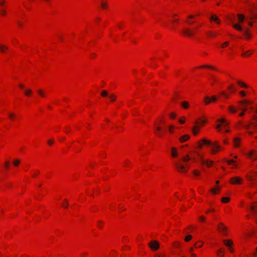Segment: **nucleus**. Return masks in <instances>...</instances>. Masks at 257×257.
Here are the masks:
<instances>
[{
    "instance_id": "obj_1",
    "label": "nucleus",
    "mask_w": 257,
    "mask_h": 257,
    "mask_svg": "<svg viewBox=\"0 0 257 257\" xmlns=\"http://www.w3.org/2000/svg\"><path fill=\"white\" fill-rule=\"evenodd\" d=\"M166 117L165 115L159 116L154 122V134L159 138H162L165 131L164 126L166 124Z\"/></svg>"
},
{
    "instance_id": "obj_2",
    "label": "nucleus",
    "mask_w": 257,
    "mask_h": 257,
    "mask_svg": "<svg viewBox=\"0 0 257 257\" xmlns=\"http://www.w3.org/2000/svg\"><path fill=\"white\" fill-rule=\"evenodd\" d=\"M207 123V118L205 116H202L196 119L192 128V133L193 136H196L200 132L201 128Z\"/></svg>"
},
{
    "instance_id": "obj_3",
    "label": "nucleus",
    "mask_w": 257,
    "mask_h": 257,
    "mask_svg": "<svg viewBox=\"0 0 257 257\" xmlns=\"http://www.w3.org/2000/svg\"><path fill=\"white\" fill-rule=\"evenodd\" d=\"M237 23H233L232 26L234 29L239 32H242V23H243L245 17L243 15L238 14L237 15Z\"/></svg>"
},
{
    "instance_id": "obj_4",
    "label": "nucleus",
    "mask_w": 257,
    "mask_h": 257,
    "mask_svg": "<svg viewBox=\"0 0 257 257\" xmlns=\"http://www.w3.org/2000/svg\"><path fill=\"white\" fill-rule=\"evenodd\" d=\"M209 145L211 146L210 152L212 155H215L223 150V148L220 145L218 141H214L213 142L211 141V144Z\"/></svg>"
},
{
    "instance_id": "obj_5",
    "label": "nucleus",
    "mask_w": 257,
    "mask_h": 257,
    "mask_svg": "<svg viewBox=\"0 0 257 257\" xmlns=\"http://www.w3.org/2000/svg\"><path fill=\"white\" fill-rule=\"evenodd\" d=\"M251 103V101L247 99H243L238 102V109L246 112L248 109V107L250 106Z\"/></svg>"
},
{
    "instance_id": "obj_6",
    "label": "nucleus",
    "mask_w": 257,
    "mask_h": 257,
    "mask_svg": "<svg viewBox=\"0 0 257 257\" xmlns=\"http://www.w3.org/2000/svg\"><path fill=\"white\" fill-rule=\"evenodd\" d=\"M175 166L177 171L182 173L187 172L189 169V166L187 164H183L181 161H177L175 163Z\"/></svg>"
},
{
    "instance_id": "obj_7",
    "label": "nucleus",
    "mask_w": 257,
    "mask_h": 257,
    "mask_svg": "<svg viewBox=\"0 0 257 257\" xmlns=\"http://www.w3.org/2000/svg\"><path fill=\"white\" fill-rule=\"evenodd\" d=\"M223 243L224 245L227 248L228 251L233 253L235 251V249L234 248V242L233 240L231 239H226L223 240Z\"/></svg>"
},
{
    "instance_id": "obj_8",
    "label": "nucleus",
    "mask_w": 257,
    "mask_h": 257,
    "mask_svg": "<svg viewBox=\"0 0 257 257\" xmlns=\"http://www.w3.org/2000/svg\"><path fill=\"white\" fill-rule=\"evenodd\" d=\"M217 122L216 129L219 132H221L222 127L226 128L228 125V122L224 118L218 119L217 120Z\"/></svg>"
},
{
    "instance_id": "obj_9",
    "label": "nucleus",
    "mask_w": 257,
    "mask_h": 257,
    "mask_svg": "<svg viewBox=\"0 0 257 257\" xmlns=\"http://www.w3.org/2000/svg\"><path fill=\"white\" fill-rule=\"evenodd\" d=\"M210 144H211V141L205 138H202L197 142L195 148L201 149L204 146L209 145Z\"/></svg>"
},
{
    "instance_id": "obj_10",
    "label": "nucleus",
    "mask_w": 257,
    "mask_h": 257,
    "mask_svg": "<svg viewBox=\"0 0 257 257\" xmlns=\"http://www.w3.org/2000/svg\"><path fill=\"white\" fill-rule=\"evenodd\" d=\"M244 182L243 179L239 176H234L231 177L229 179V183L231 185H240L243 184Z\"/></svg>"
},
{
    "instance_id": "obj_11",
    "label": "nucleus",
    "mask_w": 257,
    "mask_h": 257,
    "mask_svg": "<svg viewBox=\"0 0 257 257\" xmlns=\"http://www.w3.org/2000/svg\"><path fill=\"white\" fill-rule=\"evenodd\" d=\"M181 34L185 37H192L195 35V32L191 29L184 28L182 30Z\"/></svg>"
},
{
    "instance_id": "obj_12",
    "label": "nucleus",
    "mask_w": 257,
    "mask_h": 257,
    "mask_svg": "<svg viewBox=\"0 0 257 257\" xmlns=\"http://www.w3.org/2000/svg\"><path fill=\"white\" fill-rule=\"evenodd\" d=\"M149 247L152 250L156 251L158 250L160 247V243L157 240H151L148 243Z\"/></svg>"
},
{
    "instance_id": "obj_13",
    "label": "nucleus",
    "mask_w": 257,
    "mask_h": 257,
    "mask_svg": "<svg viewBox=\"0 0 257 257\" xmlns=\"http://www.w3.org/2000/svg\"><path fill=\"white\" fill-rule=\"evenodd\" d=\"M218 230L223 235H227L228 233V229L227 227L223 223H219L218 225Z\"/></svg>"
},
{
    "instance_id": "obj_14",
    "label": "nucleus",
    "mask_w": 257,
    "mask_h": 257,
    "mask_svg": "<svg viewBox=\"0 0 257 257\" xmlns=\"http://www.w3.org/2000/svg\"><path fill=\"white\" fill-rule=\"evenodd\" d=\"M217 99L216 96H212L211 97L206 96L204 98V102L206 105H208L212 102H215Z\"/></svg>"
},
{
    "instance_id": "obj_15",
    "label": "nucleus",
    "mask_w": 257,
    "mask_h": 257,
    "mask_svg": "<svg viewBox=\"0 0 257 257\" xmlns=\"http://www.w3.org/2000/svg\"><path fill=\"white\" fill-rule=\"evenodd\" d=\"M257 178V172L250 171L246 175V179L249 181H253Z\"/></svg>"
},
{
    "instance_id": "obj_16",
    "label": "nucleus",
    "mask_w": 257,
    "mask_h": 257,
    "mask_svg": "<svg viewBox=\"0 0 257 257\" xmlns=\"http://www.w3.org/2000/svg\"><path fill=\"white\" fill-rule=\"evenodd\" d=\"M209 21L211 23H215L216 24L219 25L221 23V20L215 14H212L209 18Z\"/></svg>"
},
{
    "instance_id": "obj_17",
    "label": "nucleus",
    "mask_w": 257,
    "mask_h": 257,
    "mask_svg": "<svg viewBox=\"0 0 257 257\" xmlns=\"http://www.w3.org/2000/svg\"><path fill=\"white\" fill-rule=\"evenodd\" d=\"M199 16H200V14L199 13L196 14L190 15L187 17V20L186 21V22L187 23H188V24H189V25H192V24H193L194 23V22L192 21L191 20V19H195L196 17H198Z\"/></svg>"
},
{
    "instance_id": "obj_18",
    "label": "nucleus",
    "mask_w": 257,
    "mask_h": 257,
    "mask_svg": "<svg viewBox=\"0 0 257 257\" xmlns=\"http://www.w3.org/2000/svg\"><path fill=\"white\" fill-rule=\"evenodd\" d=\"M241 143V138L239 137H235L233 140V145L235 148H238L240 146Z\"/></svg>"
},
{
    "instance_id": "obj_19",
    "label": "nucleus",
    "mask_w": 257,
    "mask_h": 257,
    "mask_svg": "<svg viewBox=\"0 0 257 257\" xmlns=\"http://www.w3.org/2000/svg\"><path fill=\"white\" fill-rule=\"evenodd\" d=\"M236 84L242 88L248 89L250 88V86L248 84L241 80H237L236 81Z\"/></svg>"
},
{
    "instance_id": "obj_20",
    "label": "nucleus",
    "mask_w": 257,
    "mask_h": 257,
    "mask_svg": "<svg viewBox=\"0 0 257 257\" xmlns=\"http://www.w3.org/2000/svg\"><path fill=\"white\" fill-rule=\"evenodd\" d=\"M171 155L172 158H176L179 156V153L177 148L172 147L171 149Z\"/></svg>"
},
{
    "instance_id": "obj_21",
    "label": "nucleus",
    "mask_w": 257,
    "mask_h": 257,
    "mask_svg": "<svg viewBox=\"0 0 257 257\" xmlns=\"http://www.w3.org/2000/svg\"><path fill=\"white\" fill-rule=\"evenodd\" d=\"M201 161L202 164H205L207 166V167L210 168L212 166L213 164V162L210 160H204L201 158Z\"/></svg>"
},
{
    "instance_id": "obj_22",
    "label": "nucleus",
    "mask_w": 257,
    "mask_h": 257,
    "mask_svg": "<svg viewBox=\"0 0 257 257\" xmlns=\"http://www.w3.org/2000/svg\"><path fill=\"white\" fill-rule=\"evenodd\" d=\"M255 154V151L254 150H251L247 154V157L254 161V160H257V157H254V154Z\"/></svg>"
},
{
    "instance_id": "obj_23",
    "label": "nucleus",
    "mask_w": 257,
    "mask_h": 257,
    "mask_svg": "<svg viewBox=\"0 0 257 257\" xmlns=\"http://www.w3.org/2000/svg\"><path fill=\"white\" fill-rule=\"evenodd\" d=\"M190 138V136L188 134L184 135L179 138L180 143H183L188 141Z\"/></svg>"
},
{
    "instance_id": "obj_24",
    "label": "nucleus",
    "mask_w": 257,
    "mask_h": 257,
    "mask_svg": "<svg viewBox=\"0 0 257 257\" xmlns=\"http://www.w3.org/2000/svg\"><path fill=\"white\" fill-rule=\"evenodd\" d=\"M227 163L228 165L231 166L232 168H237L238 165L236 163V161L233 159L228 160Z\"/></svg>"
},
{
    "instance_id": "obj_25",
    "label": "nucleus",
    "mask_w": 257,
    "mask_h": 257,
    "mask_svg": "<svg viewBox=\"0 0 257 257\" xmlns=\"http://www.w3.org/2000/svg\"><path fill=\"white\" fill-rule=\"evenodd\" d=\"M236 87L234 85L231 84L229 85L227 87V92L231 94V93H233L236 91Z\"/></svg>"
},
{
    "instance_id": "obj_26",
    "label": "nucleus",
    "mask_w": 257,
    "mask_h": 257,
    "mask_svg": "<svg viewBox=\"0 0 257 257\" xmlns=\"http://www.w3.org/2000/svg\"><path fill=\"white\" fill-rule=\"evenodd\" d=\"M220 190V187L216 186V187H213L210 189V192L213 195H216L219 193Z\"/></svg>"
},
{
    "instance_id": "obj_27",
    "label": "nucleus",
    "mask_w": 257,
    "mask_h": 257,
    "mask_svg": "<svg viewBox=\"0 0 257 257\" xmlns=\"http://www.w3.org/2000/svg\"><path fill=\"white\" fill-rule=\"evenodd\" d=\"M243 34L246 39H250L251 35L249 29L245 28L243 31Z\"/></svg>"
},
{
    "instance_id": "obj_28",
    "label": "nucleus",
    "mask_w": 257,
    "mask_h": 257,
    "mask_svg": "<svg viewBox=\"0 0 257 257\" xmlns=\"http://www.w3.org/2000/svg\"><path fill=\"white\" fill-rule=\"evenodd\" d=\"M37 92L39 96L41 97L46 98L47 96L46 91L43 89H38Z\"/></svg>"
},
{
    "instance_id": "obj_29",
    "label": "nucleus",
    "mask_w": 257,
    "mask_h": 257,
    "mask_svg": "<svg viewBox=\"0 0 257 257\" xmlns=\"http://www.w3.org/2000/svg\"><path fill=\"white\" fill-rule=\"evenodd\" d=\"M250 210L255 214H257V202H254L251 203Z\"/></svg>"
},
{
    "instance_id": "obj_30",
    "label": "nucleus",
    "mask_w": 257,
    "mask_h": 257,
    "mask_svg": "<svg viewBox=\"0 0 257 257\" xmlns=\"http://www.w3.org/2000/svg\"><path fill=\"white\" fill-rule=\"evenodd\" d=\"M228 110L230 113L234 114L237 112V108L234 105H230L228 107Z\"/></svg>"
},
{
    "instance_id": "obj_31",
    "label": "nucleus",
    "mask_w": 257,
    "mask_h": 257,
    "mask_svg": "<svg viewBox=\"0 0 257 257\" xmlns=\"http://www.w3.org/2000/svg\"><path fill=\"white\" fill-rule=\"evenodd\" d=\"M253 53V50H249L242 53L241 56L244 57H249Z\"/></svg>"
},
{
    "instance_id": "obj_32",
    "label": "nucleus",
    "mask_w": 257,
    "mask_h": 257,
    "mask_svg": "<svg viewBox=\"0 0 257 257\" xmlns=\"http://www.w3.org/2000/svg\"><path fill=\"white\" fill-rule=\"evenodd\" d=\"M8 117L11 120H14L17 118V115L14 112H10L8 114Z\"/></svg>"
},
{
    "instance_id": "obj_33",
    "label": "nucleus",
    "mask_w": 257,
    "mask_h": 257,
    "mask_svg": "<svg viewBox=\"0 0 257 257\" xmlns=\"http://www.w3.org/2000/svg\"><path fill=\"white\" fill-rule=\"evenodd\" d=\"M203 245V242L201 240H199V241H196L194 243V247L195 248H200L201 247H202Z\"/></svg>"
},
{
    "instance_id": "obj_34",
    "label": "nucleus",
    "mask_w": 257,
    "mask_h": 257,
    "mask_svg": "<svg viewBox=\"0 0 257 257\" xmlns=\"http://www.w3.org/2000/svg\"><path fill=\"white\" fill-rule=\"evenodd\" d=\"M181 106L184 109H188L190 107L189 103L187 101H183L181 103Z\"/></svg>"
},
{
    "instance_id": "obj_35",
    "label": "nucleus",
    "mask_w": 257,
    "mask_h": 257,
    "mask_svg": "<svg viewBox=\"0 0 257 257\" xmlns=\"http://www.w3.org/2000/svg\"><path fill=\"white\" fill-rule=\"evenodd\" d=\"M24 94L27 97H31L33 95V91L31 89H26L24 91Z\"/></svg>"
},
{
    "instance_id": "obj_36",
    "label": "nucleus",
    "mask_w": 257,
    "mask_h": 257,
    "mask_svg": "<svg viewBox=\"0 0 257 257\" xmlns=\"http://www.w3.org/2000/svg\"><path fill=\"white\" fill-rule=\"evenodd\" d=\"M21 161L20 159H15L13 160L12 163L15 167H18L21 164Z\"/></svg>"
},
{
    "instance_id": "obj_37",
    "label": "nucleus",
    "mask_w": 257,
    "mask_h": 257,
    "mask_svg": "<svg viewBox=\"0 0 257 257\" xmlns=\"http://www.w3.org/2000/svg\"><path fill=\"white\" fill-rule=\"evenodd\" d=\"M230 94L228 92H225L224 91H222L220 92L219 96H223L225 99H228L230 97Z\"/></svg>"
},
{
    "instance_id": "obj_38",
    "label": "nucleus",
    "mask_w": 257,
    "mask_h": 257,
    "mask_svg": "<svg viewBox=\"0 0 257 257\" xmlns=\"http://www.w3.org/2000/svg\"><path fill=\"white\" fill-rule=\"evenodd\" d=\"M225 250L223 248H220L217 251V255L218 257H223L224 254Z\"/></svg>"
},
{
    "instance_id": "obj_39",
    "label": "nucleus",
    "mask_w": 257,
    "mask_h": 257,
    "mask_svg": "<svg viewBox=\"0 0 257 257\" xmlns=\"http://www.w3.org/2000/svg\"><path fill=\"white\" fill-rule=\"evenodd\" d=\"M190 160H191V158H190V156L188 155H186L185 156L183 157L180 161H181V162H184L185 163H187Z\"/></svg>"
},
{
    "instance_id": "obj_40",
    "label": "nucleus",
    "mask_w": 257,
    "mask_h": 257,
    "mask_svg": "<svg viewBox=\"0 0 257 257\" xmlns=\"http://www.w3.org/2000/svg\"><path fill=\"white\" fill-rule=\"evenodd\" d=\"M192 173L195 177H198L201 176V171L198 169H194L192 171Z\"/></svg>"
},
{
    "instance_id": "obj_41",
    "label": "nucleus",
    "mask_w": 257,
    "mask_h": 257,
    "mask_svg": "<svg viewBox=\"0 0 257 257\" xmlns=\"http://www.w3.org/2000/svg\"><path fill=\"white\" fill-rule=\"evenodd\" d=\"M8 50V47L6 45L0 44V51L2 53H7Z\"/></svg>"
},
{
    "instance_id": "obj_42",
    "label": "nucleus",
    "mask_w": 257,
    "mask_h": 257,
    "mask_svg": "<svg viewBox=\"0 0 257 257\" xmlns=\"http://www.w3.org/2000/svg\"><path fill=\"white\" fill-rule=\"evenodd\" d=\"M176 126L174 124H170L168 126V131L169 133L172 134L174 133Z\"/></svg>"
},
{
    "instance_id": "obj_43",
    "label": "nucleus",
    "mask_w": 257,
    "mask_h": 257,
    "mask_svg": "<svg viewBox=\"0 0 257 257\" xmlns=\"http://www.w3.org/2000/svg\"><path fill=\"white\" fill-rule=\"evenodd\" d=\"M206 35H207V36L209 38H214L216 36V34H215V33L213 31H208Z\"/></svg>"
},
{
    "instance_id": "obj_44",
    "label": "nucleus",
    "mask_w": 257,
    "mask_h": 257,
    "mask_svg": "<svg viewBox=\"0 0 257 257\" xmlns=\"http://www.w3.org/2000/svg\"><path fill=\"white\" fill-rule=\"evenodd\" d=\"M101 7L102 9L105 10L108 8V3L106 1H102L101 4Z\"/></svg>"
},
{
    "instance_id": "obj_45",
    "label": "nucleus",
    "mask_w": 257,
    "mask_h": 257,
    "mask_svg": "<svg viewBox=\"0 0 257 257\" xmlns=\"http://www.w3.org/2000/svg\"><path fill=\"white\" fill-rule=\"evenodd\" d=\"M249 94L248 91L241 90L239 92V95L240 97H245Z\"/></svg>"
},
{
    "instance_id": "obj_46",
    "label": "nucleus",
    "mask_w": 257,
    "mask_h": 257,
    "mask_svg": "<svg viewBox=\"0 0 257 257\" xmlns=\"http://www.w3.org/2000/svg\"><path fill=\"white\" fill-rule=\"evenodd\" d=\"M229 45V42L228 41H225L220 44V47L222 49L227 48Z\"/></svg>"
},
{
    "instance_id": "obj_47",
    "label": "nucleus",
    "mask_w": 257,
    "mask_h": 257,
    "mask_svg": "<svg viewBox=\"0 0 257 257\" xmlns=\"http://www.w3.org/2000/svg\"><path fill=\"white\" fill-rule=\"evenodd\" d=\"M172 245L175 248H179L181 246V243L179 241H175L173 242Z\"/></svg>"
},
{
    "instance_id": "obj_48",
    "label": "nucleus",
    "mask_w": 257,
    "mask_h": 257,
    "mask_svg": "<svg viewBox=\"0 0 257 257\" xmlns=\"http://www.w3.org/2000/svg\"><path fill=\"white\" fill-rule=\"evenodd\" d=\"M230 199L229 197H223L221 199V202L223 203H227L230 201Z\"/></svg>"
},
{
    "instance_id": "obj_49",
    "label": "nucleus",
    "mask_w": 257,
    "mask_h": 257,
    "mask_svg": "<svg viewBox=\"0 0 257 257\" xmlns=\"http://www.w3.org/2000/svg\"><path fill=\"white\" fill-rule=\"evenodd\" d=\"M198 191L200 194H203L205 192V189L203 187L200 186L198 188Z\"/></svg>"
},
{
    "instance_id": "obj_50",
    "label": "nucleus",
    "mask_w": 257,
    "mask_h": 257,
    "mask_svg": "<svg viewBox=\"0 0 257 257\" xmlns=\"http://www.w3.org/2000/svg\"><path fill=\"white\" fill-rule=\"evenodd\" d=\"M7 12L6 9H2L0 10V15L2 16H5L7 15Z\"/></svg>"
},
{
    "instance_id": "obj_51",
    "label": "nucleus",
    "mask_w": 257,
    "mask_h": 257,
    "mask_svg": "<svg viewBox=\"0 0 257 257\" xmlns=\"http://www.w3.org/2000/svg\"><path fill=\"white\" fill-rule=\"evenodd\" d=\"M199 68H209V69H214L213 66H210V65H202V66H200Z\"/></svg>"
},
{
    "instance_id": "obj_52",
    "label": "nucleus",
    "mask_w": 257,
    "mask_h": 257,
    "mask_svg": "<svg viewBox=\"0 0 257 257\" xmlns=\"http://www.w3.org/2000/svg\"><path fill=\"white\" fill-rule=\"evenodd\" d=\"M103 222L101 221H98L97 222V226L98 228H99V229H101L102 228L103 226Z\"/></svg>"
},
{
    "instance_id": "obj_53",
    "label": "nucleus",
    "mask_w": 257,
    "mask_h": 257,
    "mask_svg": "<svg viewBox=\"0 0 257 257\" xmlns=\"http://www.w3.org/2000/svg\"><path fill=\"white\" fill-rule=\"evenodd\" d=\"M186 121V118L185 116H182L179 119V122L181 123V124H183Z\"/></svg>"
},
{
    "instance_id": "obj_54",
    "label": "nucleus",
    "mask_w": 257,
    "mask_h": 257,
    "mask_svg": "<svg viewBox=\"0 0 257 257\" xmlns=\"http://www.w3.org/2000/svg\"><path fill=\"white\" fill-rule=\"evenodd\" d=\"M109 98L110 101L113 102V101L115 100L116 96H115V95L114 94H111L109 95Z\"/></svg>"
},
{
    "instance_id": "obj_55",
    "label": "nucleus",
    "mask_w": 257,
    "mask_h": 257,
    "mask_svg": "<svg viewBox=\"0 0 257 257\" xmlns=\"http://www.w3.org/2000/svg\"><path fill=\"white\" fill-rule=\"evenodd\" d=\"M62 206L63 208H67L68 206V202L67 200H64L62 204Z\"/></svg>"
},
{
    "instance_id": "obj_56",
    "label": "nucleus",
    "mask_w": 257,
    "mask_h": 257,
    "mask_svg": "<svg viewBox=\"0 0 257 257\" xmlns=\"http://www.w3.org/2000/svg\"><path fill=\"white\" fill-rule=\"evenodd\" d=\"M154 257H166V254L164 253L160 252L156 253Z\"/></svg>"
},
{
    "instance_id": "obj_57",
    "label": "nucleus",
    "mask_w": 257,
    "mask_h": 257,
    "mask_svg": "<svg viewBox=\"0 0 257 257\" xmlns=\"http://www.w3.org/2000/svg\"><path fill=\"white\" fill-rule=\"evenodd\" d=\"M229 143V141L227 138H225L222 140V144L224 145H227Z\"/></svg>"
},
{
    "instance_id": "obj_58",
    "label": "nucleus",
    "mask_w": 257,
    "mask_h": 257,
    "mask_svg": "<svg viewBox=\"0 0 257 257\" xmlns=\"http://www.w3.org/2000/svg\"><path fill=\"white\" fill-rule=\"evenodd\" d=\"M192 238V236L191 235H188L185 237V241L186 242H188L191 240Z\"/></svg>"
},
{
    "instance_id": "obj_59",
    "label": "nucleus",
    "mask_w": 257,
    "mask_h": 257,
    "mask_svg": "<svg viewBox=\"0 0 257 257\" xmlns=\"http://www.w3.org/2000/svg\"><path fill=\"white\" fill-rule=\"evenodd\" d=\"M178 21H179V19L177 18V15L174 16L173 17V19H172V23L175 24V23L178 22Z\"/></svg>"
},
{
    "instance_id": "obj_60",
    "label": "nucleus",
    "mask_w": 257,
    "mask_h": 257,
    "mask_svg": "<svg viewBox=\"0 0 257 257\" xmlns=\"http://www.w3.org/2000/svg\"><path fill=\"white\" fill-rule=\"evenodd\" d=\"M10 166V163L9 161H6L5 162L4 166L6 169H9Z\"/></svg>"
},
{
    "instance_id": "obj_61",
    "label": "nucleus",
    "mask_w": 257,
    "mask_h": 257,
    "mask_svg": "<svg viewBox=\"0 0 257 257\" xmlns=\"http://www.w3.org/2000/svg\"><path fill=\"white\" fill-rule=\"evenodd\" d=\"M169 117L171 119H174L176 117V114L175 112H172L169 114Z\"/></svg>"
},
{
    "instance_id": "obj_62",
    "label": "nucleus",
    "mask_w": 257,
    "mask_h": 257,
    "mask_svg": "<svg viewBox=\"0 0 257 257\" xmlns=\"http://www.w3.org/2000/svg\"><path fill=\"white\" fill-rule=\"evenodd\" d=\"M215 209L214 208H210V209H208V210H207L206 211V214H208L209 213H212V212H215Z\"/></svg>"
},
{
    "instance_id": "obj_63",
    "label": "nucleus",
    "mask_w": 257,
    "mask_h": 257,
    "mask_svg": "<svg viewBox=\"0 0 257 257\" xmlns=\"http://www.w3.org/2000/svg\"><path fill=\"white\" fill-rule=\"evenodd\" d=\"M199 220L200 222H204L206 220V218L204 216H201L199 217Z\"/></svg>"
},
{
    "instance_id": "obj_64",
    "label": "nucleus",
    "mask_w": 257,
    "mask_h": 257,
    "mask_svg": "<svg viewBox=\"0 0 257 257\" xmlns=\"http://www.w3.org/2000/svg\"><path fill=\"white\" fill-rule=\"evenodd\" d=\"M54 143V140L52 139H49L48 140V144L50 146L52 145Z\"/></svg>"
}]
</instances>
